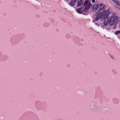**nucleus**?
<instances>
[{"label":"nucleus","mask_w":120,"mask_h":120,"mask_svg":"<svg viewBox=\"0 0 120 120\" xmlns=\"http://www.w3.org/2000/svg\"><path fill=\"white\" fill-rule=\"evenodd\" d=\"M92 4L90 2L88 3V0H86L83 5L85 6L84 8H80L77 10V12L79 13H82L83 10L85 11H87L89 9L91 6Z\"/></svg>","instance_id":"obj_1"},{"label":"nucleus","mask_w":120,"mask_h":120,"mask_svg":"<svg viewBox=\"0 0 120 120\" xmlns=\"http://www.w3.org/2000/svg\"><path fill=\"white\" fill-rule=\"evenodd\" d=\"M109 11H106L103 14L104 18H105L104 22V24L105 25L107 26L110 23V19H109V15L111 14Z\"/></svg>","instance_id":"obj_2"},{"label":"nucleus","mask_w":120,"mask_h":120,"mask_svg":"<svg viewBox=\"0 0 120 120\" xmlns=\"http://www.w3.org/2000/svg\"><path fill=\"white\" fill-rule=\"evenodd\" d=\"M100 107V104L96 102H93L90 105V109L95 112H98L99 110Z\"/></svg>","instance_id":"obj_3"},{"label":"nucleus","mask_w":120,"mask_h":120,"mask_svg":"<svg viewBox=\"0 0 120 120\" xmlns=\"http://www.w3.org/2000/svg\"><path fill=\"white\" fill-rule=\"evenodd\" d=\"M118 17L117 16H116L113 19H110V25L111 26H112L114 24H116L117 23V22L118 20Z\"/></svg>","instance_id":"obj_4"},{"label":"nucleus","mask_w":120,"mask_h":120,"mask_svg":"<svg viewBox=\"0 0 120 120\" xmlns=\"http://www.w3.org/2000/svg\"><path fill=\"white\" fill-rule=\"evenodd\" d=\"M99 7L98 4H96L94 5L92 7V9L93 11L95 12L96 11Z\"/></svg>","instance_id":"obj_5"},{"label":"nucleus","mask_w":120,"mask_h":120,"mask_svg":"<svg viewBox=\"0 0 120 120\" xmlns=\"http://www.w3.org/2000/svg\"><path fill=\"white\" fill-rule=\"evenodd\" d=\"M105 11L104 9H99L97 11V14L98 15H101V14L103 13Z\"/></svg>","instance_id":"obj_6"},{"label":"nucleus","mask_w":120,"mask_h":120,"mask_svg":"<svg viewBox=\"0 0 120 120\" xmlns=\"http://www.w3.org/2000/svg\"><path fill=\"white\" fill-rule=\"evenodd\" d=\"M78 1L77 6L79 7L83 4V0H78Z\"/></svg>","instance_id":"obj_7"},{"label":"nucleus","mask_w":120,"mask_h":120,"mask_svg":"<svg viewBox=\"0 0 120 120\" xmlns=\"http://www.w3.org/2000/svg\"><path fill=\"white\" fill-rule=\"evenodd\" d=\"M101 15L100 14L97 15L95 18V20L96 21L98 20L101 18Z\"/></svg>","instance_id":"obj_8"},{"label":"nucleus","mask_w":120,"mask_h":120,"mask_svg":"<svg viewBox=\"0 0 120 120\" xmlns=\"http://www.w3.org/2000/svg\"><path fill=\"white\" fill-rule=\"evenodd\" d=\"M113 2L117 5L120 7V3L117 0H114Z\"/></svg>","instance_id":"obj_9"},{"label":"nucleus","mask_w":120,"mask_h":120,"mask_svg":"<svg viewBox=\"0 0 120 120\" xmlns=\"http://www.w3.org/2000/svg\"><path fill=\"white\" fill-rule=\"evenodd\" d=\"M99 6V9H104V8L105 6L104 4L102 3L100 4Z\"/></svg>","instance_id":"obj_10"},{"label":"nucleus","mask_w":120,"mask_h":120,"mask_svg":"<svg viewBox=\"0 0 120 120\" xmlns=\"http://www.w3.org/2000/svg\"><path fill=\"white\" fill-rule=\"evenodd\" d=\"M69 4L70 6L71 7H73L74 5L75 4L72 2L71 1L69 3Z\"/></svg>","instance_id":"obj_11"},{"label":"nucleus","mask_w":120,"mask_h":120,"mask_svg":"<svg viewBox=\"0 0 120 120\" xmlns=\"http://www.w3.org/2000/svg\"><path fill=\"white\" fill-rule=\"evenodd\" d=\"M114 17V14H112V15H111V17H110L109 16V19H113V18Z\"/></svg>","instance_id":"obj_12"},{"label":"nucleus","mask_w":120,"mask_h":120,"mask_svg":"<svg viewBox=\"0 0 120 120\" xmlns=\"http://www.w3.org/2000/svg\"><path fill=\"white\" fill-rule=\"evenodd\" d=\"M115 33L116 35L118 34H119L120 33V30L116 31Z\"/></svg>","instance_id":"obj_13"},{"label":"nucleus","mask_w":120,"mask_h":120,"mask_svg":"<svg viewBox=\"0 0 120 120\" xmlns=\"http://www.w3.org/2000/svg\"><path fill=\"white\" fill-rule=\"evenodd\" d=\"M71 1L75 4L76 2V0H71Z\"/></svg>","instance_id":"obj_14"},{"label":"nucleus","mask_w":120,"mask_h":120,"mask_svg":"<svg viewBox=\"0 0 120 120\" xmlns=\"http://www.w3.org/2000/svg\"><path fill=\"white\" fill-rule=\"evenodd\" d=\"M109 55L110 56H111V57L112 58H113V56H112V55L110 54V53H109Z\"/></svg>","instance_id":"obj_15"},{"label":"nucleus","mask_w":120,"mask_h":120,"mask_svg":"<svg viewBox=\"0 0 120 120\" xmlns=\"http://www.w3.org/2000/svg\"><path fill=\"white\" fill-rule=\"evenodd\" d=\"M95 0H92V1L93 3H94L95 2Z\"/></svg>","instance_id":"obj_16"},{"label":"nucleus","mask_w":120,"mask_h":120,"mask_svg":"<svg viewBox=\"0 0 120 120\" xmlns=\"http://www.w3.org/2000/svg\"><path fill=\"white\" fill-rule=\"evenodd\" d=\"M112 1H113V2L114 1V0H112Z\"/></svg>","instance_id":"obj_17"}]
</instances>
